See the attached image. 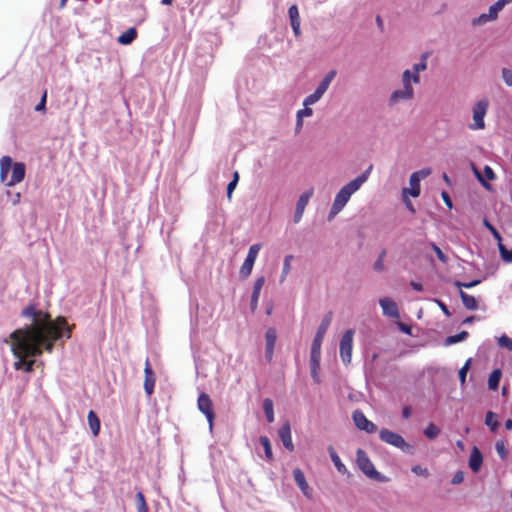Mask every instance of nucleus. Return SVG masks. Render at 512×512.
Wrapping results in <instances>:
<instances>
[{
    "instance_id": "obj_1",
    "label": "nucleus",
    "mask_w": 512,
    "mask_h": 512,
    "mask_svg": "<svg viewBox=\"0 0 512 512\" xmlns=\"http://www.w3.org/2000/svg\"><path fill=\"white\" fill-rule=\"evenodd\" d=\"M21 316L31 318L32 323L9 335L11 351L17 359L13 367L30 373L34 370L36 360L29 358L42 355L43 350L52 352L54 342L61 338V329L67 326L66 318L59 316L52 321L49 313L36 309L33 304L25 307Z\"/></svg>"
},
{
    "instance_id": "obj_2",
    "label": "nucleus",
    "mask_w": 512,
    "mask_h": 512,
    "mask_svg": "<svg viewBox=\"0 0 512 512\" xmlns=\"http://www.w3.org/2000/svg\"><path fill=\"white\" fill-rule=\"evenodd\" d=\"M428 53L421 56L419 63L413 65V73L409 69L405 70L402 74L403 88L395 90L389 99V104L394 105L400 101L411 100L414 97V89L412 83L418 84L420 82V72L427 68Z\"/></svg>"
},
{
    "instance_id": "obj_3",
    "label": "nucleus",
    "mask_w": 512,
    "mask_h": 512,
    "mask_svg": "<svg viewBox=\"0 0 512 512\" xmlns=\"http://www.w3.org/2000/svg\"><path fill=\"white\" fill-rule=\"evenodd\" d=\"M373 166L370 165L362 174L343 186L335 196L330 211V218L337 215L347 204L351 195L355 193L368 179Z\"/></svg>"
},
{
    "instance_id": "obj_4",
    "label": "nucleus",
    "mask_w": 512,
    "mask_h": 512,
    "mask_svg": "<svg viewBox=\"0 0 512 512\" xmlns=\"http://www.w3.org/2000/svg\"><path fill=\"white\" fill-rule=\"evenodd\" d=\"M25 177V164L13 163L10 156H3L0 159V180L7 186H14L20 183Z\"/></svg>"
},
{
    "instance_id": "obj_5",
    "label": "nucleus",
    "mask_w": 512,
    "mask_h": 512,
    "mask_svg": "<svg viewBox=\"0 0 512 512\" xmlns=\"http://www.w3.org/2000/svg\"><path fill=\"white\" fill-rule=\"evenodd\" d=\"M353 337H354V330L348 329L343 333L341 340H340L339 353H340V358L345 365H348L351 363L352 349H353Z\"/></svg>"
},
{
    "instance_id": "obj_6",
    "label": "nucleus",
    "mask_w": 512,
    "mask_h": 512,
    "mask_svg": "<svg viewBox=\"0 0 512 512\" xmlns=\"http://www.w3.org/2000/svg\"><path fill=\"white\" fill-rule=\"evenodd\" d=\"M357 464L360 470L369 478L381 480V474L375 469L366 452L362 449L357 450Z\"/></svg>"
},
{
    "instance_id": "obj_7",
    "label": "nucleus",
    "mask_w": 512,
    "mask_h": 512,
    "mask_svg": "<svg viewBox=\"0 0 512 512\" xmlns=\"http://www.w3.org/2000/svg\"><path fill=\"white\" fill-rule=\"evenodd\" d=\"M379 438L381 441L399 448L402 451H408L411 448L400 434L386 428L379 431Z\"/></svg>"
},
{
    "instance_id": "obj_8",
    "label": "nucleus",
    "mask_w": 512,
    "mask_h": 512,
    "mask_svg": "<svg viewBox=\"0 0 512 512\" xmlns=\"http://www.w3.org/2000/svg\"><path fill=\"white\" fill-rule=\"evenodd\" d=\"M332 317H333V313L331 311H329L322 319V321L317 329L316 335L313 339L312 345H311L312 351L321 352L322 342H323L324 336L331 324Z\"/></svg>"
},
{
    "instance_id": "obj_9",
    "label": "nucleus",
    "mask_w": 512,
    "mask_h": 512,
    "mask_svg": "<svg viewBox=\"0 0 512 512\" xmlns=\"http://www.w3.org/2000/svg\"><path fill=\"white\" fill-rule=\"evenodd\" d=\"M488 101L480 100L473 107V120L474 123L470 125V129L472 130H480L485 128L484 117L487 113L488 109Z\"/></svg>"
},
{
    "instance_id": "obj_10",
    "label": "nucleus",
    "mask_w": 512,
    "mask_h": 512,
    "mask_svg": "<svg viewBox=\"0 0 512 512\" xmlns=\"http://www.w3.org/2000/svg\"><path fill=\"white\" fill-rule=\"evenodd\" d=\"M260 249V244H253L250 246L247 257L244 260L242 266L240 267L239 274L241 278H247L251 274Z\"/></svg>"
},
{
    "instance_id": "obj_11",
    "label": "nucleus",
    "mask_w": 512,
    "mask_h": 512,
    "mask_svg": "<svg viewBox=\"0 0 512 512\" xmlns=\"http://www.w3.org/2000/svg\"><path fill=\"white\" fill-rule=\"evenodd\" d=\"M197 406L198 409L206 416L207 421L209 423V427L210 429H212L215 414L213 410V403L210 396L205 392L200 393L197 400Z\"/></svg>"
},
{
    "instance_id": "obj_12",
    "label": "nucleus",
    "mask_w": 512,
    "mask_h": 512,
    "mask_svg": "<svg viewBox=\"0 0 512 512\" xmlns=\"http://www.w3.org/2000/svg\"><path fill=\"white\" fill-rule=\"evenodd\" d=\"M352 418L356 427L360 430L366 431L367 433H374L377 430L376 425L368 420L364 413L360 410L354 411Z\"/></svg>"
},
{
    "instance_id": "obj_13",
    "label": "nucleus",
    "mask_w": 512,
    "mask_h": 512,
    "mask_svg": "<svg viewBox=\"0 0 512 512\" xmlns=\"http://www.w3.org/2000/svg\"><path fill=\"white\" fill-rule=\"evenodd\" d=\"M313 196V189L310 188L309 190L305 191L303 194L300 195L297 204H296V210L294 214V222L298 223L304 213V210L310 200V198Z\"/></svg>"
},
{
    "instance_id": "obj_14",
    "label": "nucleus",
    "mask_w": 512,
    "mask_h": 512,
    "mask_svg": "<svg viewBox=\"0 0 512 512\" xmlns=\"http://www.w3.org/2000/svg\"><path fill=\"white\" fill-rule=\"evenodd\" d=\"M144 375V390L146 394L150 396L154 391L156 377L148 358L145 361Z\"/></svg>"
},
{
    "instance_id": "obj_15",
    "label": "nucleus",
    "mask_w": 512,
    "mask_h": 512,
    "mask_svg": "<svg viewBox=\"0 0 512 512\" xmlns=\"http://www.w3.org/2000/svg\"><path fill=\"white\" fill-rule=\"evenodd\" d=\"M277 333L274 328H268L265 333V357L270 362L273 359Z\"/></svg>"
},
{
    "instance_id": "obj_16",
    "label": "nucleus",
    "mask_w": 512,
    "mask_h": 512,
    "mask_svg": "<svg viewBox=\"0 0 512 512\" xmlns=\"http://www.w3.org/2000/svg\"><path fill=\"white\" fill-rule=\"evenodd\" d=\"M383 314L393 319H399L400 313L397 304L390 298H382L379 300Z\"/></svg>"
},
{
    "instance_id": "obj_17",
    "label": "nucleus",
    "mask_w": 512,
    "mask_h": 512,
    "mask_svg": "<svg viewBox=\"0 0 512 512\" xmlns=\"http://www.w3.org/2000/svg\"><path fill=\"white\" fill-rule=\"evenodd\" d=\"M279 438L281 439L284 447L292 452L294 450V444L292 442V436H291V426L288 421H286L279 429L278 431Z\"/></svg>"
},
{
    "instance_id": "obj_18",
    "label": "nucleus",
    "mask_w": 512,
    "mask_h": 512,
    "mask_svg": "<svg viewBox=\"0 0 512 512\" xmlns=\"http://www.w3.org/2000/svg\"><path fill=\"white\" fill-rule=\"evenodd\" d=\"M293 476L296 484L298 485L301 492L307 497L311 498L312 490L310 489L303 471L300 468H295L293 470Z\"/></svg>"
},
{
    "instance_id": "obj_19",
    "label": "nucleus",
    "mask_w": 512,
    "mask_h": 512,
    "mask_svg": "<svg viewBox=\"0 0 512 512\" xmlns=\"http://www.w3.org/2000/svg\"><path fill=\"white\" fill-rule=\"evenodd\" d=\"M320 360H321V352L312 351L310 353V369H311V377L316 382H320L319 378V368H320Z\"/></svg>"
},
{
    "instance_id": "obj_20",
    "label": "nucleus",
    "mask_w": 512,
    "mask_h": 512,
    "mask_svg": "<svg viewBox=\"0 0 512 512\" xmlns=\"http://www.w3.org/2000/svg\"><path fill=\"white\" fill-rule=\"evenodd\" d=\"M473 171H474L475 176L477 177L478 181H479V182H480V183H481L485 188L489 189V188H490V184H489L488 182H486V180H485V179H487V180H489V181H493V180H495L496 175H495V173H494L493 169H492L490 166H488V165H486V166L484 167L483 172H484V176H485V178L482 176V174H481V173H480V172H479L475 167H473Z\"/></svg>"
},
{
    "instance_id": "obj_21",
    "label": "nucleus",
    "mask_w": 512,
    "mask_h": 512,
    "mask_svg": "<svg viewBox=\"0 0 512 512\" xmlns=\"http://www.w3.org/2000/svg\"><path fill=\"white\" fill-rule=\"evenodd\" d=\"M289 18H290V24L293 29V32L295 36L300 35V16H299V10L296 5H292L289 7L288 10Z\"/></svg>"
},
{
    "instance_id": "obj_22",
    "label": "nucleus",
    "mask_w": 512,
    "mask_h": 512,
    "mask_svg": "<svg viewBox=\"0 0 512 512\" xmlns=\"http://www.w3.org/2000/svg\"><path fill=\"white\" fill-rule=\"evenodd\" d=\"M410 188H403L402 194L403 197L409 194L412 197L416 198L420 195V180L416 178V174H411L409 178Z\"/></svg>"
},
{
    "instance_id": "obj_23",
    "label": "nucleus",
    "mask_w": 512,
    "mask_h": 512,
    "mask_svg": "<svg viewBox=\"0 0 512 512\" xmlns=\"http://www.w3.org/2000/svg\"><path fill=\"white\" fill-rule=\"evenodd\" d=\"M483 462V456L480 450L474 446L471 450L470 458H469V467L473 472H478Z\"/></svg>"
},
{
    "instance_id": "obj_24",
    "label": "nucleus",
    "mask_w": 512,
    "mask_h": 512,
    "mask_svg": "<svg viewBox=\"0 0 512 512\" xmlns=\"http://www.w3.org/2000/svg\"><path fill=\"white\" fill-rule=\"evenodd\" d=\"M328 451H329L330 458H331L334 466L336 467L337 471L341 474H347L348 470H347L346 466L342 463V461H341L340 457L338 456V454L336 453L335 449L332 446H329Z\"/></svg>"
},
{
    "instance_id": "obj_25",
    "label": "nucleus",
    "mask_w": 512,
    "mask_h": 512,
    "mask_svg": "<svg viewBox=\"0 0 512 512\" xmlns=\"http://www.w3.org/2000/svg\"><path fill=\"white\" fill-rule=\"evenodd\" d=\"M459 295L466 309L476 310L478 308V302L474 296L469 295L462 290H460Z\"/></svg>"
},
{
    "instance_id": "obj_26",
    "label": "nucleus",
    "mask_w": 512,
    "mask_h": 512,
    "mask_svg": "<svg viewBox=\"0 0 512 512\" xmlns=\"http://www.w3.org/2000/svg\"><path fill=\"white\" fill-rule=\"evenodd\" d=\"M335 76H336V71L335 70L329 71L326 74V76L322 79V81L319 83V85L317 86L316 91L319 92L321 95H324V93L329 88V85H330V83L332 82V80L334 79Z\"/></svg>"
},
{
    "instance_id": "obj_27",
    "label": "nucleus",
    "mask_w": 512,
    "mask_h": 512,
    "mask_svg": "<svg viewBox=\"0 0 512 512\" xmlns=\"http://www.w3.org/2000/svg\"><path fill=\"white\" fill-rule=\"evenodd\" d=\"M88 424L94 436H98L100 432V420L93 410H90L87 416Z\"/></svg>"
},
{
    "instance_id": "obj_28",
    "label": "nucleus",
    "mask_w": 512,
    "mask_h": 512,
    "mask_svg": "<svg viewBox=\"0 0 512 512\" xmlns=\"http://www.w3.org/2000/svg\"><path fill=\"white\" fill-rule=\"evenodd\" d=\"M136 37L137 30L132 27L118 37V42L122 45H129L136 39Z\"/></svg>"
},
{
    "instance_id": "obj_29",
    "label": "nucleus",
    "mask_w": 512,
    "mask_h": 512,
    "mask_svg": "<svg viewBox=\"0 0 512 512\" xmlns=\"http://www.w3.org/2000/svg\"><path fill=\"white\" fill-rule=\"evenodd\" d=\"M501 371L499 369H495L489 375L488 378V388L491 390H497L499 386V382L501 379Z\"/></svg>"
},
{
    "instance_id": "obj_30",
    "label": "nucleus",
    "mask_w": 512,
    "mask_h": 512,
    "mask_svg": "<svg viewBox=\"0 0 512 512\" xmlns=\"http://www.w3.org/2000/svg\"><path fill=\"white\" fill-rule=\"evenodd\" d=\"M259 442L264 449V453H265V457H266L267 461H269V462L273 461V453H272V448H271V443H270L269 438L266 436H261L259 438Z\"/></svg>"
},
{
    "instance_id": "obj_31",
    "label": "nucleus",
    "mask_w": 512,
    "mask_h": 512,
    "mask_svg": "<svg viewBox=\"0 0 512 512\" xmlns=\"http://www.w3.org/2000/svg\"><path fill=\"white\" fill-rule=\"evenodd\" d=\"M263 410L266 416V419L269 423L274 421V410H273V401L269 398L264 399L263 401Z\"/></svg>"
},
{
    "instance_id": "obj_32",
    "label": "nucleus",
    "mask_w": 512,
    "mask_h": 512,
    "mask_svg": "<svg viewBox=\"0 0 512 512\" xmlns=\"http://www.w3.org/2000/svg\"><path fill=\"white\" fill-rule=\"evenodd\" d=\"M485 424L490 427L491 431L496 432L499 427V422L496 419V414L489 411L486 414Z\"/></svg>"
},
{
    "instance_id": "obj_33",
    "label": "nucleus",
    "mask_w": 512,
    "mask_h": 512,
    "mask_svg": "<svg viewBox=\"0 0 512 512\" xmlns=\"http://www.w3.org/2000/svg\"><path fill=\"white\" fill-rule=\"evenodd\" d=\"M468 335L469 334L467 331H461L458 334L448 336L445 340V344L452 345V344L461 342V341L465 340L468 337Z\"/></svg>"
},
{
    "instance_id": "obj_34",
    "label": "nucleus",
    "mask_w": 512,
    "mask_h": 512,
    "mask_svg": "<svg viewBox=\"0 0 512 512\" xmlns=\"http://www.w3.org/2000/svg\"><path fill=\"white\" fill-rule=\"evenodd\" d=\"M498 249L501 255V258L506 263L512 262V250H508L505 245L501 242H497Z\"/></svg>"
},
{
    "instance_id": "obj_35",
    "label": "nucleus",
    "mask_w": 512,
    "mask_h": 512,
    "mask_svg": "<svg viewBox=\"0 0 512 512\" xmlns=\"http://www.w3.org/2000/svg\"><path fill=\"white\" fill-rule=\"evenodd\" d=\"M264 284H265V277L264 276H259L255 280V282H254L253 291H252L251 297L259 298L260 297L261 289H262Z\"/></svg>"
},
{
    "instance_id": "obj_36",
    "label": "nucleus",
    "mask_w": 512,
    "mask_h": 512,
    "mask_svg": "<svg viewBox=\"0 0 512 512\" xmlns=\"http://www.w3.org/2000/svg\"><path fill=\"white\" fill-rule=\"evenodd\" d=\"M136 505L138 512H149L145 497L142 492L136 494Z\"/></svg>"
},
{
    "instance_id": "obj_37",
    "label": "nucleus",
    "mask_w": 512,
    "mask_h": 512,
    "mask_svg": "<svg viewBox=\"0 0 512 512\" xmlns=\"http://www.w3.org/2000/svg\"><path fill=\"white\" fill-rule=\"evenodd\" d=\"M439 433V428L433 423H430L424 430L425 436L429 439H434L439 435Z\"/></svg>"
},
{
    "instance_id": "obj_38",
    "label": "nucleus",
    "mask_w": 512,
    "mask_h": 512,
    "mask_svg": "<svg viewBox=\"0 0 512 512\" xmlns=\"http://www.w3.org/2000/svg\"><path fill=\"white\" fill-rule=\"evenodd\" d=\"M323 95H321L319 92H317L316 90L308 95L304 101H303V105L304 106H310V105H313L315 104L317 101H319L321 99Z\"/></svg>"
},
{
    "instance_id": "obj_39",
    "label": "nucleus",
    "mask_w": 512,
    "mask_h": 512,
    "mask_svg": "<svg viewBox=\"0 0 512 512\" xmlns=\"http://www.w3.org/2000/svg\"><path fill=\"white\" fill-rule=\"evenodd\" d=\"M483 224L490 231V233L493 235L494 239L497 242L502 241V237H501L500 233L497 231V229L493 225L490 224V222L487 219L483 220Z\"/></svg>"
},
{
    "instance_id": "obj_40",
    "label": "nucleus",
    "mask_w": 512,
    "mask_h": 512,
    "mask_svg": "<svg viewBox=\"0 0 512 512\" xmlns=\"http://www.w3.org/2000/svg\"><path fill=\"white\" fill-rule=\"evenodd\" d=\"M293 259L292 255H287L284 259L283 268H282V275H281V281H283L288 273L290 272L291 265L290 262Z\"/></svg>"
},
{
    "instance_id": "obj_41",
    "label": "nucleus",
    "mask_w": 512,
    "mask_h": 512,
    "mask_svg": "<svg viewBox=\"0 0 512 512\" xmlns=\"http://www.w3.org/2000/svg\"><path fill=\"white\" fill-rule=\"evenodd\" d=\"M498 344L500 347L506 348L509 351H512V339L507 335H502L498 338Z\"/></svg>"
},
{
    "instance_id": "obj_42",
    "label": "nucleus",
    "mask_w": 512,
    "mask_h": 512,
    "mask_svg": "<svg viewBox=\"0 0 512 512\" xmlns=\"http://www.w3.org/2000/svg\"><path fill=\"white\" fill-rule=\"evenodd\" d=\"M386 256V250H382L378 259L374 263V269L376 271H383L384 270V258Z\"/></svg>"
},
{
    "instance_id": "obj_43",
    "label": "nucleus",
    "mask_w": 512,
    "mask_h": 512,
    "mask_svg": "<svg viewBox=\"0 0 512 512\" xmlns=\"http://www.w3.org/2000/svg\"><path fill=\"white\" fill-rule=\"evenodd\" d=\"M480 282V280H472L470 282L455 281L454 285L458 287L460 290H462V288H472L478 285Z\"/></svg>"
},
{
    "instance_id": "obj_44",
    "label": "nucleus",
    "mask_w": 512,
    "mask_h": 512,
    "mask_svg": "<svg viewBox=\"0 0 512 512\" xmlns=\"http://www.w3.org/2000/svg\"><path fill=\"white\" fill-rule=\"evenodd\" d=\"M502 78L507 86H512V70L508 68L502 69Z\"/></svg>"
},
{
    "instance_id": "obj_45",
    "label": "nucleus",
    "mask_w": 512,
    "mask_h": 512,
    "mask_svg": "<svg viewBox=\"0 0 512 512\" xmlns=\"http://www.w3.org/2000/svg\"><path fill=\"white\" fill-rule=\"evenodd\" d=\"M496 451L501 459H505L507 455V450L505 448L503 441H497L495 445Z\"/></svg>"
},
{
    "instance_id": "obj_46",
    "label": "nucleus",
    "mask_w": 512,
    "mask_h": 512,
    "mask_svg": "<svg viewBox=\"0 0 512 512\" xmlns=\"http://www.w3.org/2000/svg\"><path fill=\"white\" fill-rule=\"evenodd\" d=\"M431 247L433 249V251L435 252L437 258L443 262V263H446L447 262V257L446 255L442 252V250L435 244V243H431Z\"/></svg>"
},
{
    "instance_id": "obj_47",
    "label": "nucleus",
    "mask_w": 512,
    "mask_h": 512,
    "mask_svg": "<svg viewBox=\"0 0 512 512\" xmlns=\"http://www.w3.org/2000/svg\"><path fill=\"white\" fill-rule=\"evenodd\" d=\"M491 20H493V18L488 17V13H483L478 18L473 19L472 24L481 25Z\"/></svg>"
},
{
    "instance_id": "obj_48",
    "label": "nucleus",
    "mask_w": 512,
    "mask_h": 512,
    "mask_svg": "<svg viewBox=\"0 0 512 512\" xmlns=\"http://www.w3.org/2000/svg\"><path fill=\"white\" fill-rule=\"evenodd\" d=\"M469 366H470V360H468L464 366L459 370V380L461 382V384H464L465 383V380H466V374H467V371L469 369Z\"/></svg>"
},
{
    "instance_id": "obj_49",
    "label": "nucleus",
    "mask_w": 512,
    "mask_h": 512,
    "mask_svg": "<svg viewBox=\"0 0 512 512\" xmlns=\"http://www.w3.org/2000/svg\"><path fill=\"white\" fill-rule=\"evenodd\" d=\"M412 472L416 475H421V476H424V477H427L429 475V472L427 470V468H423L419 465H415L412 467Z\"/></svg>"
},
{
    "instance_id": "obj_50",
    "label": "nucleus",
    "mask_w": 512,
    "mask_h": 512,
    "mask_svg": "<svg viewBox=\"0 0 512 512\" xmlns=\"http://www.w3.org/2000/svg\"><path fill=\"white\" fill-rule=\"evenodd\" d=\"M413 174H416V178H419V180L421 181V179H424L431 174V169L424 168V169L414 172Z\"/></svg>"
},
{
    "instance_id": "obj_51",
    "label": "nucleus",
    "mask_w": 512,
    "mask_h": 512,
    "mask_svg": "<svg viewBox=\"0 0 512 512\" xmlns=\"http://www.w3.org/2000/svg\"><path fill=\"white\" fill-rule=\"evenodd\" d=\"M313 114V110L308 106H305L304 109H301L297 112V118L309 117Z\"/></svg>"
},
{
    "instance_id": "obj_52",
    "label": "nucleus",
    "mask_w": 512,
    "mask_h": 512,
    "mask_svg": "<svg viewBox=\"0 0 512 512\" xmlns=\"http://www.w3.org/2000/svg\"><path fill=\"white\" fill-rule=\"evenodd\" d=\"M46 99H47V91H44L40 102L35 107L36 111H44L45 110Z\"/></svg>"
},
{
    "instance_id": "obj_53",
    "label": "nucleus",
    "mask_w": 512,
    "mask_h": 512,
    "mask_svg": "<svg viewBox=\"0 0 512 512\" xmlns=\"http://www.w3.org/2000/svg\"><path fill=\"white\" fill-rule=\"evenodd\" d=\"M464 480V473L462 471H458L457 473H455V475L453 476L452 480H451V483L452 484H460L462 483Z\"/></svg>"
},
{
    "instance_id": "obj_54",
    "label": "nucleus",
    "mask_w": 512,
    "mask_h": 512,
    "mask_svg": "<svg viewBox=\"0 0 512 512\" xmlns=\"http://www.w3.org/2000/svg\"><path fill=\"white\" fill-rule=\"evenodd\" d=\"M236 186H237V183H235V182H233V181H230V182L228 183V185H227V198H228L229 200H231V198H232V193H233V191L235 190Z\"/></svg>"
},
{
    "instance_id": "obj_55",
    "label": "nucleus",
    "mask_w": 512,
    "mask_h": 512,
    "mask_svg": "<svg viewBox=\"0 0 512 512\" xmlns=\"http://www.w3.org/2000/svg\"><path fill=\"white\" fill-rule=\"evenodd\" d=\"M66 327H63L61 329V337L63 335L66 336L67 339H69L71 337V331H72V328H74V325H71V327L68 325V323L66 322Z\"/></svg>"
},
{
    "instance_id": "obj_56",
    "label": "nucleus",
    "mask_w": 512,
    "mask_h": 512,
    "mask_svg": "<svg viewBox=\"0 0 512 512\" xmlns=\"http://www.w3.org/2000/svg\"><path fill=\"white\" fill-rule=\"evenodd\" d=\"M442 199L449 209H451L453 207L452 200L447 192H445V191L442 192Z\"/></svg>"
},
{
    "instance_id": "obj_57",
    "label": "nucleus",
    "mask_w": 512,
    "mask_h": 512,
    "mask_svg": "<svg viewBox=\"0 0 512 512\" xmlns=\"http://www.w3.org/2000/svg\"><path fill=\"white\" fill-rule=\"evenodd\" d=\"M437 303H438L440 309L443 311V313L446 316H450L451 315V313H450V311H449V309H448V307L446 306L445 303H443L442 301H439V300H437Z\"/></svg>"
},
{
    "instance_id": "obj_58",
    "label": "nucleus",
    "mask_w": 512,
    "mask_h": 512,
    "mask_svg": "<svg viewBox=\"0 0 512 512\" xmlns=\"http://www.w3.org/2000/svg\"><path fill=\"white\" fill-rule=\"evenodd\" d=\"M403 198H404V202H405V205H406V207L408 208V210H409L411 213H413V214H414V213L416 212V210H415V208H414L413 204L411 203V201L407 198V195H405V197H403Z\"/></svg>"
},
{
    "instance_id": "obj_59",
    "label": "nucleus",
    "mask_w": 512,
    "mask_h": 512,
    "mask_svg": "<svg viewBox=\"0 0 512 512\" xmlns=\"http://www.w3.org/2000/svg\"><path fill=\"white\" fill-rule=\"evenodd\" d=\"M258 301H259V298L251 297L250 308H251L252 312H255V310L257 309Z\"/></svg>"
},
{
    "instance_id": "obj_60",
    "label": "nucleus",
    "mask_w": 512,
    "mask_h": 512,
    "mask_svg": "<svg viewBox=\"0 0 512 512\" xmlns=\"http://www.w3.org/2000/svg\"><path fill=\"white\" fill-rule=\"evenodd\" d=\"M398 325H399V328L401 329V331H403L404 333L409 334V335L411 334V327L410 326H408V325H406L404 323H401V322Z\"/></svg>"
},
{
    "instance_id": "obj_61",
    "label": "nucleus",
    "mask_w": 512,
    "mask_h": 512,
    "mask_svg": "<svg viewBox=\"0 0 512 512\" xmlns=\"http://www.w3.org/2000/svg\"><path fill=\"white\" fill-rule=\"evenodd\" d=\"M410 285H411V287H412L414 290H416V291H422V290H423V286H422V284H421V283H418V282H414V281H412V282L410 283Z\"/></svg>"
},
{
    "instance_id": "obj_62",
    "label": "nucleus",
    "mask_w": 512,
    "mask_h": 512,
    "mask_svg": "<svg viewBox=\"0 0 512 512\" xmlns=\"http://www.w3.org/2000/svg\"><path fill=\"white\" fill-rule=\"evenodd\" d=\"M411 415V408L410 407H404L402 410V416L407 419Z\"/></svg>"
},
{
    "instance_id": "obj_63",
    "label": "nucleus",
    "mask_w": 512,
    "mask_h": 512,
    "mask_svg": "<svg viewBox=\"0 0 512 512\" xmlns=\"http://www.w3.org/2000/svg\"><path fill=\"white\" fill-rule=\"evenodd\" d=\"M476 319L475 316H469V317H466L464 320H463V324H471L472 322H474Z\"/></svg>"
},
{
    "instance_id": "obj_64",
    "label": "nucleus",
    "mask_w": 512,
    "mask_h": 512,
    "mask_svg": "<svg viewBox=\"0 0 512 512\" xmlns=\"http://www.w3.org/2000/svg\"><path fill=\"white\" fill-rule=\"evenodd\" d=\"M505 428H506L507 430H511V429H512V419H507V420L505 421Z\"/></svg>"
}]
</instances>
